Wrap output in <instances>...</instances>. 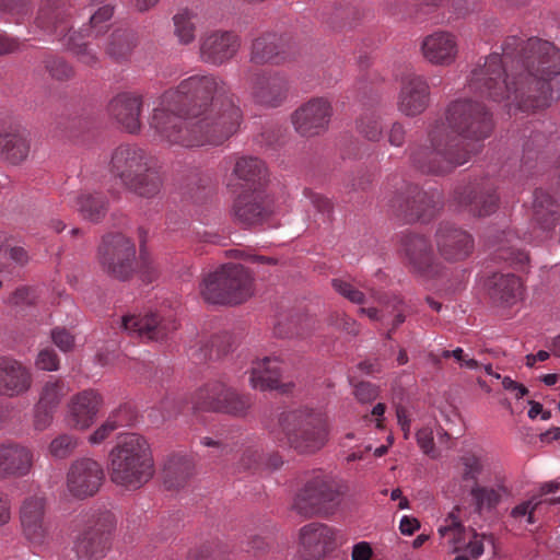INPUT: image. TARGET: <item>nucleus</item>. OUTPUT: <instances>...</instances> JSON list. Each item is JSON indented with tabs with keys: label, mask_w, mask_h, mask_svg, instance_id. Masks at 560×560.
<instances>
[{
	"label": "nucleus",
	"mask_w": 560,
	"mask_h": 560,
	"mask_svg": "<svg viewBox=\"0 0 560 560\" xmlns=\"http://www.w3.org/2000/svg\"><path fill=\"white\" fill-rule=\"evenodd\" d=\"M502 54L493 52L472 68L468 88L494 102L508 101L521 112H537L560 97V49L538 37H505Z\"/></svg>",
	"instance_id": "obj_1"
},
{
	"label": "nucleus",
	"mask_w": 560,
	"mask_h": 560,
	"mask_svg": "<svg viewBox=\"0 0 560 560\" xmlns=\"http://www.w3.org/2000/svg\"><path fill=\"white\" fill-rule=\"evenodd\" d=\"M242 110L229 84L215 74H195L163 93L149 119L158 141L197 148L220 145L240 128Z\"/></svg>",
	"instance_id": "obj_2"
},
{
	"label": "nucleus",
	"mask_w": 560,
	"mask_h": 560,
	"mask_svg": "<svg viewBox=\"0 0 560 560\" xmlns=\"http://www.w3.org/2000/svg\"><path fill=\"white\" fill-rule=\"evenodd\" d=\"M493 129V115L483 103L455 98L429 124L428 143L409 147L410 161L423 174L446 175L469 162Z\"/></svg>",
	"instance_id": "obj_3"
},
{
	"label": "nucleus",
	"mask_w": 560,
	"mask_h": 560,
	"mask_svg": "<svg viewBox=\"0 0 560 560\" xmlns=\"http://www.w3.org/2000/svg\"><path fill=\"white\" fill-rule=\"evenodd\" d=\"M113 13L114 8L105 4L91 15L88 27L71 32L69 0H42L34 24L44 33L54 35L80 62L92 67L98 62V56L90 39L107 31Z\"/></svg>",
	"instance_id": "obj_4"
},
{
	"label": "nucleus",
	"mask_w": 560,
	"mask_h": 560,
	"mask_svg": "<svg viewBox=\"0 0 560 560\" xmlns=\"http://www.w3.org/2000/svg\"><path fill=\"white\" fill-rule=\"evenodd\" d=\"M109 171L129 191L144 198L155 197L162 187V176L154 159L143 148L125 143L112 153Z\"/></svg>",
	"instance_id": "obj_5"
},
{
	"label": "nucleus",
	"mask_w": 560,
	"mask_h": 560,
	"mask_svg": "<svg viewBox=\"0 0 560 560\" xmlns=\"http://www.w3.org/2000/svg\"><path fill=\"white\" fill-rule=\"evenodd\" d=\"M109 476L114 483L127 489H139L154 475V460L145 438L125 434L109 453Z\"/></svg>",
	"instance_id": "obj_6"
},
{
	"label": "nucleus",
	"mask_w": 560,
	"mask_h": 560,
	"mask_svg": "<svg viewBox=\"0 0 560 560\" xmlns=\"http://www.w3.org/2000/svg\"><path fill=\"white\" fill-rule=\"evenodd\" d=\"M279 428L287 444L299 454H314L329 440L327 417L315 409L299 408L280 413Z\"/></svg>",
	"instance_id": "obj_7"
},
{
	"label": "nucleus",
	"mask_w": 560,
	"mask_h": 560,
	"mask_svg": "<svg viewBox=\"0 0 560 560\" xmlns=\"http://www.w3.org/2000/svg\"><path fill=\"white\" fill-rule=\"evenodd\" d=\"M384 200L394 215L407 223L431 220L440 209L439 191H427L401 176L387 179Z\"/></svg>",
	"instance_id": "obj_8"
},
{
	"label": "nucleus",
	"mask_w": 560,
	"mask_h": 560,
	"mask_svg": "<svg viewBox=\"0 0 560 560\" xmlns=\"http://www.w3.org/2000/svg\"><path fill=\"white\" fill-rule=\"evenodd\" d=\"M199 293L210 304H240L252 294V278L242 265L226 264L202 279Z\"/></svg>",
	"instance_id": "obj_9"
},
{
	"label": "nucleus",
	"mask_w": 560,
	"mask_h": 560,
	"mask_svg": "<svg viewBox=\"0 0 560 560\" xmlns=\"http://www.w3.org/2000/svg\"><path fill=\"white\" fill-rule=\"evenodd\" d=\"M341 483L331 476L316 474L296 493L292 509L304 517L328 516L339 506Z\"/></svg>",
	"instance_id": "obj_10"
},
{
	"label": "nucleus",
	"mask_w": 560,
	"mask_h": 560,
	"mask_svg": "<svg viewBox=\"0 0 560 560\" xmlns=\"http://www.w3.org/2000/svg\"><path fill=\"white\" fill-rule=\"evenodd\" d=\"M21 534L33 547H44L51 540L48 501L44 492L26 495L19 508Z\"/></svg>",
	"instance_id": "obj_11"
},
{
	"label": "nucleus",
	"mask_w": 560,
	"mask_h": 560,
	"mask_svg": "<svg viewBox=\"0 0 560 560\" xmlns=\"http://www.w3.org/2000/svg\"><path fill=\"white\" fill-rule=\"evenodd\" d=\"M115 524V516L109 511L92 514L73 542L78 558L100 560L105 557L110 547V535Z\"/></svg>",
	"instance_id": "obj_12"
},
{
	"label": "nucleus",
	"mask_w": 560,
	"mask_h": 560,
	"mask_svg": "<svg viewBox=\"0 0 560 560\" xmlns=\"http://www.w3.org/2000/svg\"><path fill=\"white\" fill-rule=\"evenodd\" d=\"M97 258L107 275L127 280L136 270L135 243L120 233L105 235L98 247Z\"/></svg>",
	"instance_id": "obj_13"
},
{
	"label": "nucleus",
	"mask_w": 560,
	"mask_h": 560,
	"mask_svg": "<svg viewBox=\"0 0 560 560\" xmlns=\"http://www.w3.org/2000/svg\"><path fill=\"white\" fill-rule=\"evenodd\" d=\"M195 408L203 411L223 412L243 417L252 406L250 397L238 394L221 381H212L195 395Z\"/></svg>",
	"instance_id": "obj_14"
},
{
	"label": "nucleus",
	"mask_w": 560,
	"mask_h": 560,
	"mask_svg": "<svg viewBox=\"0 0 560 560\" xmlns=\"http://www.w3.org/2000/svg\"><path fill=\"white\" fill-rule=\"evenodd\" d=\"M454 509L444 520V524L439 527V534L447 544L459 555L454 560L478 559L485 551L486 544L493 546L494 540L491 535L479 534L472 528H466L462 525Z\"/></svg>",
	"instance_id": "obj_15"
},
{
	"label": "nucleus",
	"mask_w": 560,
	"mask_h": 560,
	"mask_svg": "<svg viewBox=\"0 0 560 560\" xmlns=\"http://www.w3.org/2000/svg\"><path fill=\"white\" fill-rule=\"evenodd\" d=\"M399 254L410 272L424 280L438 277L441 264L438 261L431 241L428 236L408 232L402 234Z\"/></svg>",
	"instance_id": "obj_16"
},
{
	"label": "nucleus",
	"mask_w": 560,
	"mask_h": 560,
	"mask_svg": "<svg viewBox=\"0 0 560 560\" xmlns=\"http://www.w3.org/2000/svg\"><path fill=\"white\" fill-rule=\"evenodd\" d=\"M244 81L256 103L269 107L280 106L288 96L289 82L284 74L248 68Z\"/></svg>",
	"instance_id": "obj_17"
},
{
	"label": "nucleus",
	"mask_w": 560,
	"mask_h": 560,
	"mask_svg": "<svg viewBox=\"0 0 560 560\" xmlns=\"http://www.w3.org/2000/svg\"><path fill=\"white\" fill-rule=\"evenodd\" d=\"M454 200L460 208L476 217H487L495 212L499 205L497 187L490 179L457 187Z\"/></svg>",
	"instance_id": "obj_18"
},
{
	"label": "nucleus",
	"mask_w": 560,
	"mask_h": 560,
	"mask_svg": "<svg viewBox=\"0 0 560 560\" xmlns=\"http://www.w3.org/2000/svg\"><path fill=\"white\" fill-rule=\"evenodd\" d=\"M104 481L102 465L92 458L73 462L67 474V489L77 499L96 494Z\"/></svg>",
	"instance_id": "obj_19"
},
{
	"label": "nucleus",
	"mask_w": 560,
	"mask_h": 560,
	"mask_svg": "<svg viewBox=\"0 0 560 560\" xmlns=\"http://www.w3.org/2000/svg\"><path fill=\"white\" fill-rule=\"evenodd\" d=\"M240 47L241 38L236 33L214 30L200 37L199 55L206 63L222 66L235 57Z\"/></svg>",
	"instance_id": "obj_20"
},
{
	"label": "nucleus",
	"mask_w": 560,
	"mask_h": 560,
	"mask_svg": "<svg viewBox=\"0 0 560 560\" xmlns=\"http://www.w3.org/2000/svg\"><path fill=\"white\" fill-rule=\"evenodd\" d=\"M121 327L130 335L141 339L163 341L177 330L178 324L172 315L161 316L156 313H149L124 316Z\"/></svg>",
	"instance_id": "obj_21"
},
{
	"label": "nucleus",
	"mask_w": 560,
	"mask_h": 560,
	"mask_svg": "<svg viewBox=\"0 0 560 560\" xmlns=\"http://www.w3.org/2000/svg\"><path fill=\"white\" fill-rule=\"evenodd\" d=\"M533 220L536 224L534 233L525 234L528 243L542 242L560 221L559 200L544 189H536L533 200Z\"/></svg>",
	"instance_id": "obj_22"
},
{
	"label": "nucleus",
	"mask_w": 560,
	"mask_h": 560,
	"mask_svg": "<svg viewBox=\"0 0 560 560\" xmlns=\"http://www.w3.org/2000/svg\"><path fill=\"white\" fill-rule=\"evenodd\" d=\"M331 114L330 103L323 97H316L295 109L291 120L298 133L312 137L327 129Z\"/></svg>",
	"instance_id": "obj_23"
},
{
	"label": "nucleus",
	"mask_w": 560,
	"mask_h": 560,
	"mask_svg": "<svg viewBox=\"0 0 560 560\" xmlns=\"http://www.w3.org/2000/svg\"><path fill=\"white\" fill-rule=\"evenodd\" d=\"M340 533L323 523H310L300 529V545L305 557L319 560L331 552L340 542Z\"/></svg>",
	"instance_id": "obj_24"
},
{
	"label": "nucleus",
	"mask_w": 560,
	"mask_h": 560,
	"mask_svg": "<svg viewBox=\"0 0 560 560\" xmlns=\"http://www.w3.org/2000/svg\"><path fill=\"white\" fill-rule=\"evenodd\" d=\"M440 255L448 261L466 259L474 250V238L465 230L450 222L440 223L435 233Z\"/></svg>",
	"instance_id": "obj_25"
},
{
	"label": "nucleus",
	"mask_w": 560,
	"mask_h": 560,
	"mask_svg": "<svg viewBox=\"0 0 560 560\" xmlns=\"http://www.w3.org/2000/svg\"><path fill=\"white\" fill-rule=\"evenodd\" d=\"M143 97L140 94L124 92L114 96L108 104L109 116L127 132H140Z\"/></svg>",
	"instance_id": "obj_26"
},
{
	"label": "nucleus",
	"mask_w": 560,
	"mask_h": 560,
	"mask_svg": "<svg viewBox=\"0 0 560 560\" xmlns=\"http://www.w3.org/2000/svg\"><path fill=\"white\" fill-rule=\"evenodd\" d=\"M233 213L245 225L265 223L271 215V207L264 189L244 190L234 201Z\"/></svg>",
	"instance_id": "obj_27"
},
{
	"label": "nucleus",
	"mask_w": 560,
	"mask_h": 560,
	"mask_svg": "<svg viewBox=\"0 0 560 560\" xmlns=\"http://www.w3.org/2000/svg\"><path fill=\"white\" fill-rule=\"evenodd\" d=\"M430 103V88L424 78L417 74L406 77L398 95V110L408 117L422 114Z\"/></svg>",
	"instance_id": "obj_28"
},
{
	"label": "nucleus",
	"mask_w": 560,
	"mask_h": 560,
	"mask_svg": "<svg viewBox=\"0 0 560 560\" xmlns=\"http://www.w3.org/2000/svg\"><path fill=\"white\" fill-rule=\"evenodd\" d=\"M33 451L16 442L0 444V480L23 478L33 468Z\"/></svg>",
	"instance_id": "obj_29"
},
{
	"label": "nucleus",
	"mask_w": 560,
	"mask_h": 560,
	"mask_svg": "<svg viewBox=\"0 0 560 560\" xmlns=\"http://www.w3.org/2000/svg\"><path fill=\"white\" fill-rule=\"evenodd\" d=\"M282 362L278 357H265L253 362L249 383L259 390L277 389L283 394L291 392L293 383L282 382Z\"/></svg>",
	"instance_id": "obj_30"
},
{
	"label": "nucleus",
	"mask_w": 560,
	"mask_h": 560,
	"mask_svg": "<svg viewBox=\"0 0 560 560\" xmlns=\"http://www.w3.org/2000/svg\"><path fill=\"white\" fill-rule=\"evenodd\" d=\"M289 38L285 35L265 33L253 40L249 54L255 65H279L288 58Z\"/></svg>",
	"instance_id": "obj_31"
},
{
	"label": "nucleus",
	"mask_w": 560,
	"mask_h": 560,
	"mask_svg": "<svg viewBox=\"0 0 560 560\" xmlns=\"http://www.w3.org/2000/svg\"><path fill=\"white\" fill-rule=\"evenodd\" d=\"M32 373L20 361L0 358V395L16 397L26 393L32 386Z\"/></svg>",
	"instance_id": "obj_32"
},
{
	"label": "nucleus",
	"mask_w": 560,
	"mask_h": 560,
	"mask_svg": "<svg viewBox=\"0 0 560 560\" xmlns=\"http://www.w3.org/2000/svg\"><path fill=\"white\" fill-rule=\"evenodd\" d=\"M103 404L102 396L88 389L74 395L69 402V421L78 430L92 425Z\"/></svg>",
	"instance_id": "obj_33"
},
{
	"label": "nucleus",
	"mask_w": 560,
	"mask_h": 560,
	"mask_svg": "<svg viewBox=\"0 0 560 560\" xmlns=\"http://www.w3.org/2000/svg\"><path fill=\"white\" fill-rule=\"evenodd\" d=\"M423 57L433 65H451L457 56L456 37L444 31L434 32L422 40Z\"/></svg>",
	"instance_id": "obj_34"
},
{
	"label": "nucleus",
	"mask_w": 560,
	"mask_h": 560,
	"mask_svg": "<svg viewBox=\"0 0 560 560\" xmlns=\"http://www.w3.org/2000/svg\"><path fill=\"white\" fill-rule=\"evenodd\" d=\"M232 349V336L229 332L199 337L189 346L188 355L196 363L219 359Z\"/></svg>",
	"instance_id": "obj_35"
},
{
	"label": "nucleus",
	"mask_w": 560,
	"mask_h": 560,
	"mask_svg": "<svg viewBox=\"0 0 560 560\" xmlns=\"http://www.w3.org/2000/svg\"><path fill=\"white\" fill-rule=\"evenodd\" d=\"M66 201L74 208L83 219L91 222L101 221L107 212V200L100 194H68Z\"/></svg>",
	"instance_id": "obj_36"
},
{
	"label": "nucleus",
	"mask_w": 560,
	"mask_h": 560,
	"mask_svg": "<svg viewBox=\"0 0 560 560\" xmlns=\"http://www.w3.org/2000/svg\"><path fill=\"white\" fill-rule=\"evenodd\" d=\"M518 243H521V238L514 231H503L492 244L495 247V257L523 269L528 264L529 257L526 252L518 247Z\"/></svg>",
	"instance_id": "obj_37"
},
{
	"label": "nucleus",
	"mask_w": 560,
	"mask_h": 560,
	"mask_svg": "<svg viewBox=\"0 0 560 560\" xmlns=\"http://www.w3.org/2000/svg\"><path fill=\"white\" fill-rule=\"evenodd\" d=\"M194 475L192 460L183 454L170 455L163 465V479L167 489L184 487Z\"/></svg>",
	"instance_id": "obj_38"
},
{
	"label": "nucleus",
	"mask_w": 560,
	"mask_h": 560,
	"mask_svg": "<svg viewBox=\"0 0 560 560\" xmlns=\"http://www.w3.org/2000/svg\"><path fill=\"white\" fill-rule=\"evenodd\" d=\"M233 174L244 182L247 190L262 189L267 179V170L262 161L252 156L235 159Z\"/></svg>",
	"instance_id": "obj_39"
},
{
	"label": "nucleus",
	"mask_w": 560,
	"mask_h": 560,
	"mask_svg": "<svg viewBox=\"0 0 560 560\" xmlns=\"http://www.w3.org/2000/svg\"><path fill=\"white\" fill-rule=\"evenodd\" d=\"M488 288L494 300L510 305L521 299L523 291L520 278L511 273H494L488 281Z\"/></svg>",
	"instance_id": "obj_40"
},
{
	"label": "nucleus",
	"mask_w": 560,
	"mask_h": 560,
	"mask_svg": "<svg viewBox=\"0 0 560 560\" xmlns=\"http://www.w3.org/2000/svg\"><path fill=\"white\" fill-rule=\"evenodd\" d=\"M471 498V505L479 515L492 512L506 493L503 486H471L468 490Z\"/></svg>",
	"instance_id": "obj_41"
},
{
	"label": "nucleus",
	"mask_w": 560,
	"mask_h": 560,
	"mask_svg": "<svg viewBox=\"0 0 560 560\" xmlns=\"http://www.w3.org/2000/svg\"><path fill=\"white\" fill-rule=\"evenodd\" d=\"M131 422V409L124 405L113 410L107 419L90 435L92 444H101L119 428L129 425Z\"/></svg>",
	"instance_id": "obj_42"
},
{
	"label": "nucleus",
	"mask_w": 560,
	"mask_h": 560,
	"mask_svg": "<svg viewBox=\"0 0 560 560\" xmlns=\"http://www.w3.org/2000/svg\"><path fill=\"white\" fill-rule=\"evenodd\" d=\"M136 46L135 35L127 30L114 31L107 38L105 52L115 61H127Z\"/></svg>",
	"instance_id": "obj_43"
},
{
	"label": "nucleus",
	"mask_w": 560,
	"mask_h": 560,
	"mask_svg": "<svg viewBox=\"0 0 560 560\" xmlns=\"http://www.w3.org/2000/svg\"><path fill=\"white\" fill-rule=\"evenodd\" d=\"M198 14L190 9H182L173 16L174 35L180 45H189L196 39Z\"/></svg>",
	"instance_id": "obj_44"
},
{
	"label": "nucleus",
	"mask_w": 560,
	"mask_h": 560,
	"mask_svg": "<svg viewBox=\"0 0 560 560\" xmlns=\"http://www.w3.org/2000/svg\"><path fill=\"white\" fill-rule=\"evenodd\" d=\"M483 472V462L475 453H466L458 459V474L463 488L479 485V477Z\"/></svg>",
	"instance_id": "obj_45"
},
{
	"label": "nucleus",
	"mask_w": 560,
	"mask_h": 560,
	"mask_svg": "<svg viewBox=\"0 0 560 560\" xmlns=\"http://www.w3.org/2000/svg\"><path fill=\"white\" fill-rule=\"evenodd\" d=\"M0 150L7 160L13 164H18L27 156L30 144L21 135L5 133L0 136Z\"/></svg>",
	"instance_id": "obj_46"
},
{
	"label": "nucleus",
	"mask_w": 560,
	"mask_h": 560,
	"mask_svg": "<svg viewBox=\"0 0 560 560\" xmlns=\"http://www.w3.org/2000/svg\"><path fill=\"white\" fill-rule=\"evenodd\" d=\"M68 392L69 388L62 380L50 377L40 390L38 402L40 407H48L56 410Z\"/></svg>",
	"instance_id": "obj_47"
},
{
	"label": "nucleus",
	"mask_w": 560,
	"mask_h": 560,
	"mask_svg": "<svg viewBox=\"0 0 560 560\" xmlns=\"http://www.w3.org/2000/svg\"><path fill=\"white\" fill-rule=\"evenodd\" d=\"M358 130L370 141H378L383 136L381 117L374 110L365 112L358 120Z\"/></svg>",
	"instance_id": "obj_48"
},
{
	"label": "nucleus",
	"mask_w": 560,
	"mask_h": 560,
	"mask_svg": "<svg viewBox=\"0 0 560 560\" xmlns=\"http://www.w3.org/2000/svg\"><path fill=\"white\" fill-rule=\"evenodd\" d=\"M78 446V439L71 434H60L49 444V454L57 459L69 457Z\"/></svg>",
	"instance_id": "obj_49"
},
{
	"label": "nucleus",
	"mask_w": 560,
	"mask_h": 560,
	"mask_svg": "<svg viewBox=\"0 0 560 560\" xmlns=\"http://www.w3.org/2000/svg\"><path fill=\"white\" fill-rule=\"evenodd\" d=\"M371 294L385 308H388L389 306H392L393 312L396 313L395 316H394V319H393V324H392L393 327L387 332V336H386L388 339H390L393 331L396 328H398L405 322V319H406L405 314H404L402 301L398 296H393L392 300L389 301V298L387 295H385V294H377L376 295V293L374 291H372Z\"/></svg>",
	"instance_id": "obj_50"
},
{
	"label": "nucleus",
	"mask_w": 560,
	"mask_h": 560,
	"mask_svg": "<svg viewBox=\"0 0 560 560\" xmlns=\"http://www.w3.org/2000/svg\"><path fill=\"white\" fill-rule=\"evenodd\" d=\"M238 469L253 472L262 470L261 450L256 445L245 447L238 462Z\"/></svg>",
	"instance_id": "obj_51"
},
{
	"label": "nucleus",
	"mask_w": 560,
	"mask_h": 560,
	"mask_svg": "<svg viewBox=\"0 0 560 560\" xmlns=\"http://www.w3.org/2000/svg\"><path fill=\"white\" fill-rule=\"evenodd\" d=\"M45 68L51 78L59 81L69 80L74 73L71 65L56 56H49L45 59Z\"/></svg>",
	"instance_id": "obj_52"
},
{
	"label": "nucleus",
	"mask_w": 560,
	"mask_h": 560,
	"mask_svg": "<svg viewBox=\"0 0 560 560\" xmlns=\"http://www.w3.org/2000/svg\"><path fill=\"white\" fill-rule=\"evenodd\" d=\"M331 285L336 292H338L340 295L348 299L352 303L363 304L365 302L364 293L354 288V285L346 279H332Z\"/></svg>",
	"instance_id": "obj_53"
},
{
	"label": "nucleus",
	"mask_w": 560,
	"mask_h": 560,
	"mask_svg": "<svg viewBox=\"0 0 560 560\" xmlns=\"http://www.w3.org/2000/svg\"><path fill=\"white\" fill-rule=\"evenodd\" d=\"M546 142L547 138L544 133L532 131L523 144L524 163L527 164L532 159L536 158Z\"/></svg>",
	"instance_id": "obj_54"
},
{
	"label": "nucleus",
	"mask_w": 560,
	"mask_h": 560,
	"mask_svg": "<svg viewBox=\"0 0 560 560\" xmlns=\"http://www.w3.org/2000/svg\"><path fill=\"white\" fill-rule=\"evenodd\" d=\"M328 324L352 336H357L360 331L357 320L339 311L332 312L329 315Z\"/></svg>",
	"instance_id": "obj_55"
},
{
	"label": "nucleus",
	"mask_w": 560,
	"mask_h": 560,
	"mask_svg": "<svg viewBox=\"0 0 560 560\" xmlns=\"http://www.w3.org/2000/svg\"><path fill=\"white\" fill-rule=\"evenodd\" d=\"M200 444L212 448V455L215 457L226 456L233 452L235 443L229 439L205 436L200 439Z\"/></svg>",
	"instance_id": "obj_56"
},
{
	"label": "nucleus",
	"mask_w": 560,
	"mask_h": 560,
	"mask_svg": "<svg viewBox=\"0 0 560 560\" xmlns=\"http://www.w3.org/2000/svg\"><path fill=\"white\" fill-rule=\"evenodd\" d=\"M355 15V9L349 4H340L328 18V22L332 27H343L346 25H352V19Z\"/></svg>",
	"instance_id": "obj_57"
},
{
	"label": "nucleus",
	"mask_w": 560,
	"mask_h": 560,
	"mask_svg": "<svg viewBox=\"0 0 560 560\" xmlns=\"http://www.w3.org/2000/svg\"><path fill=\"white\" fill-rule=\"evenodd\" d=\"M37 299L38 294L35 289L23 287L15 290V292L8 300V303L13 306L24 307L34 305Z\"/></svg>",
	"instance_id": "obj_58"
},
{
	"label": "nucleus",
	"mask_w": 560,
	"mask_h": 560,
	"mask_svg": "<svg viewBox=\"0 0 560 560\" xmlns=\"http://www.w3.org/2000/svg\"><path fill=\"white\" fill-rule=\"evenodd\" d=\"M55 409L48 408V407H40V404L37 402L35 406V413H34V428L37 431H44L46 430L54 417Z\"/></svg>",
	"instance_id": "obj_59"
},
{
	"label": "nucleus",
	"mask_w": 560,
	"mask_h": 560,
	"mask_svg": "<svg viewBox=\"0 0 560 560\" xmlns=\"http://www.w3.org/2000/svg\"><path fill=\"white\" fill-rule=\"evenodd\" d=\"M36 366L45 371H56L59 368V360L51 349H43L36 359Z\"/></svg>",
	"instance_id": "obj_60"
},
{
	"label": "nucleus",
	"mask_w": 560,
	"mask_h": 560,
	"mask_svg": "<svg viewBox=\"0 0 560 560\" xmlns=\"http://www.w3.org/2000/svg\"><path fill=\"white\" fill-rule=\"evenodd\" d=\"M51 339L61 351H69L74 343V337L66 328L57 327L51 330Z\"/></svg>",
	"instance_id": "obj_61"
},
{
	"label": "nucleus",
	"mask_w": 560,
	"mask_h": 560,
	"mask_svg": "<svg viewBox=\"0 0 560 560\" xmlns=\"http://www.w3.org/2000/svg\"><path fill=\"white\" fill-rule=\"evenodd\" d=\"M416 436L418 445L423 451V453L433 458L436 457L432 431L428 428H423L417 432Z\"/></svg>",
	"instance_id": "obj_62"
},
{
	"label": "nucleus",
	"mask_w": 560,
	"mask_h": 560,
	"mask_svg": "<svg viewBox=\"0 0 560 560\" xmlns=\"http://www.w3.org/2000/svg\"><path fill=\"white\" fill-rule=\"evenodd\" d=\"M354 395L361 402H371L376 399L378 392L376 386L368 382L359 383L354 388Z\"/></svg>",
	"instance_id": "obj_63"
},
{
	"label": "nucleus",
	"mask_w": 560,
	"mask_h": 560,
	"mask_svg": "<svg viewBox=\"0 0 560 560\" xmlns=\"http://www.w3.org/2000/svg\"><path fill=\"white\" fill-rule=\"evenodd\" d=\"M189 560H214V545L205 542L199 547L191 549L188 553Z\"/></svg>",
	"instance_id": "obj_64"
}]
</instances>
